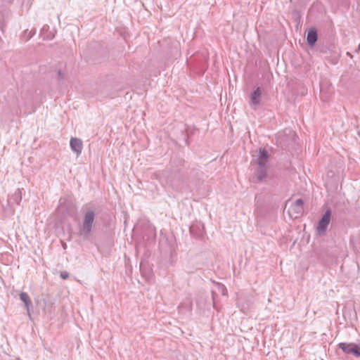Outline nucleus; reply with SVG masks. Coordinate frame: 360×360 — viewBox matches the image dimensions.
Instances as JSON below:
<instances>
[{"label":"nucleus","instance_id":"nucleus-13","mask_svg":"<svg viewBox=\"0 0 360 360\" xmlns=\"http://www.w3.org/2000/svg\"><path fill=\"white\" fill-rule=\"evenodd\" d=\"M13 200L15 202H20L22 200V193H21V191L19 188L17 189V191L13 194Z\"/></svg>","mask_w":360,"mask_h":360},{"label":"nucleus","instance_id":"nucleus-4","mask_svg":"<svg viewBox=\"0 0 360 360\" xmlns=\"http://www.w3.org/2000/svg\"><path fill=\"white\" fill-rule=\"evenodd\" d=\"M330 217L331 210L330 209H328L323 214V216L321 217V219L318 223L316 231L319 236L325 235L328 226L330 221Z\"/></svg>","mask_w":360,"mask_h":360},{"label":"nucleus","instance_id":"nucleus-12","mask_svg":"<svg viewBox=\"0 0 360 360\" xmlns=\"http://www.w3.org/2000/svg\"><path fill=\"white\" fill-rule=\"evenodd\" d=\"M215 290L217 291H218L219 292H220L222 295H227V290L226 288V287L221 284V283H215Z\"/></svg>","mask_w":360,"mask_h":360},{"label":"nucleus","instance_id":"nucleus-16","mask_svg":"<svg viewBox=\"0 0 360 360\" xmlns=\"http://www.w3.org/2000/svg\"><path fill=\"white\" fill-rule=\"evenodd\" d=\"M60 276L62 279H67L69 277V273L67 271H61L60 274Z\"/></svg>","mask_w":360,"mask_h":360},{"label":"nucleus","instance_id":"nucleus-6","mask_svg":"<svg viewBox=\"0 0 360 360\" xmlns=\"http://www.w3.org/2000/svg\"><path fill=\"white\" fill-rule=\"evenodd\" d=\"M250 105L256 110L260 105L262 101V89L257 86L250 94Z\"/></svg>","mask_w":360,"mask_h":360},{"label":"nucleus","instance_id":"nucleus-21","mask_svg":"<svg viewBox=\"0 0 360 360\" xmlns=\"http://www.w3.org/2000/svg\"><path fill=\"white\" fill-rule=\"evenodd\" d=\"M193 134V131H189L188 130H187V136H189L192 135Z\"/></svg>","mask_w":360,"mask_h":360},{"label":"nucleus","instance_id":"nucleus-8","mask_svg":"<svg viewBox=\"0 0 360 360\" xmlns=\"http://www.w3.org/2000/svg\"><path fill=\"white\" fill-rule=\"evenodd\" d=\"M318 39L317 30L315 27H311L308 30L307 34V42L310 47H313Z\"/></svg>","mask_w":360,"mask_h":360},{"label":"nucleus","instance_id":"nucleus-5","mask_svg":"<svg viewBox=\"0 0 360 360\" xmlns=\"http://www.w3.org/2000/svg\"><path fill=\"white\" fill-rule=\"evenodd\" d=\"M338 347L345 354H352L356 357L360 356V344L341 342L338 345Z\"/></svg>","mask_w":360,"mask_h":360},{"label":"nucleus","instance_id":"nucleus-7","mask_svg":"<svg viewBox=\"0 0 360 360\" xmlns=\"http://www.w3.org/2000/svg\"><path fill=\"white\" fill-rule=\"evenodd\" d=\"M190 233L193 237L198 238H202L205 233L204 225L200 222L193 223L190 226Z\"/></svg>","mask_w":360,"mask_h":360},{"label":"nucleus","instance_id":"nucleus-22","mask_svg":"<svg viewBox=\"0 0 360 360\" xmlns=\"http://www.w3.org/2000/svg\"><path fill=\"white\" fill-rule=\"evenodd\" d=\"M186 141V144L187 146H188V145H189V143H188V139H186V141Z\"/></svg>","mask_w":360,"mask_h":360},{"label":"nucleus","instance_id":"nucleus-18","mask_svg":"<svg viewBox=\"0 0 360 360\" xmlns=\"http://www.w3.org/2000/svg\"><path fill=\"white\" fill-rule=\"evenodd\" d=\"M6 27V23L4 20H0V30L4 32Z\"/></svg>","mask_w":360,"mask_h":360},{"label":"nucleus","instance_id":"nucleus-19","mask_svg":"<svg viewBox=\"0 0 360 360\" xmlns=\"http://www.w3.org/2000/svg\"><path fill=\"white\" fill-rule=\"evenodd\" d=\"M6 207L7 209L8 210V213L6 214V215H9V214H11L13 213V210H12V207L11 206V204L9 203H7L6 204Z\"/></svg>","mask_w":360,"mask_h":360},{"label":"nucleus","instance_id":"nucleus-15","mask_svg":"<svg viewBox=\"0 0 360 360\" xmlns=\"http://www.w3.org/2000/svg\"><path fill=\"white\" fill-rule=\"evenodd\" d=\"M217 290L215 289L212 290V306L213 308L218 310V307L217 306Z\"/></svg>","mask_w":360,"mask_h":360},{"label":"nucleus","instance_id":"nucleus-14","mask_svg":"<svg viewBox=\"0 0 360 360\" xmlns=\"http://www.w3.org/2000/svg\"><path fill=\"white\" fill-rule=\"evenodd\" d=\"M56 72L57 74V79L59 82H63L65 79V74L62 70H56Z\"/></svg>","mask_w":360,"mask_h":360},{"label":"nucleus","instance_id":"nucleus-10","mask_svg":"<svg viewBox=\"0 0 360 360\" xmlns=\"http://www.w3.org/2000/svg\"><path fill=\"white\" fill-rule=\"evenodd\" d=\"M20 299L22 301L25 305L28 314H30V307L32 306V302L29 297V295L24 292L20 293Z\"/></svg>","mask_w":360,"mask_h":360},{"label":"nucleus","instance_id":"nucleus-2","mask_svg":"<svg viewBox=\"0 0 360 360\" xmlns=\"http://www.w3.org/2000/svg\"><path fill=\"white\" fill-rule=\"evenodd\" d=\"M95 219V213L93 210H89L86 212L84 217L83 224L79 231V235L84 239H88L92 231L93 223Z\"/></svg>","mask_w":360,"mask_h":360},{"label":"nucleus","instance_id":"nucleus-17","mask_svg":"<svg viewBox=\"0 0 360 360\" xmlns=\"http://www.w3.org/2000/svg\"><path fill=\"white\" fill-rule=\"evenodd\" d=\"M238 304L241 307V311H243L244 313H246L248 307H245L243 305H242V300L240 298H238Z\"/></svg>","mask_w":360,"mask_h":360},{"label":"nucleus","instance_id":"nucleus-9","mask_svg":"<svg viewBox=\"0 0 360 360\" xmlns=\"http://www.w3.org/2000/svg\"><path fill=\"white\" fill-rule=\"evenodd\" d=\"M71 149L78 155L81 153L83 144L81 139L77 138H71L70 141Z\"/></svg>","mask_w":360,"mask_h":360},{"label":"nucleus","instance_id":"nucleus-20","mask_svg":"<svg viewBox=\"0 0 360 360\" xmlns=\"http://www.w3.org/2000/svg\"><path fill=\"white\" fill-rule=\"evenodd\" d=\"M294 202H304V201L302 198H297L295 200Z\"/></svg>","mask_w":360,"mask_h":360},{"label":"nucleus","instance_id":"nucleus-11","mask_svg":"<svg viewBox=\"0 0 360 360\" xmlns=\"http://www.w3.org/2000/svg\"><path fill=\"white\" fill-rule=\"evenodd\" d=\"M36 33V29L32 28L31 30H26L22 34V39L25 41H28Z\"/></svg>","mask_w":360,"mask_h":360},{"label":"nucleus","instance_id":"nucleus-1","mask_svg":"<svg viewBox=\"0 0 360 360\" xmlns=\"http://www.w3.org/2000/svg\"><path fill=\"white\" fill-rule=\"evenodd\" d=\"M269 153L265 148H259V155L257 158V164L259 166L256 172L258 182L262 181L266 176V165L269 161Z\"/></svg>","mask_w":360,"mask_h":360},{"label":"nucleus","instance_id":"nucleus-3","mask_svg":"<svg viewBox=\"0 0 360 360\" xmlns=\"http://www.w3.org/2000/svg\"><path fill=\"white\" fill-rule=\"evenodd\" d=\"M304 204H284L283 212L291 219H297L304 213Z\"/></svg>","mask_w":360,"mask_h":360}]
</instances>
